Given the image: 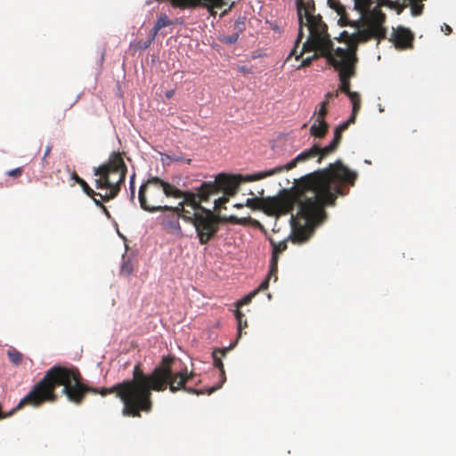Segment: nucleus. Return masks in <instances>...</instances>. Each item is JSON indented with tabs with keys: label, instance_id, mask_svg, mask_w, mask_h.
I'll return each instance as SVG.
<instances>
[{
	"label": "nucleus",
	"instance_id": "obj_1",
	"mask_svg": "<svg viewBox=\"0 0 456 456\" xmlns=\"http://www.w3.org/2000/svg\"><path fill=\"white\" fill-rule=\"evenodd\" d=\"M358 177L355 171L346 167L341 160L330 164L327 168L304 176L297 193L284 191L276 197L263 200L262 207L269 216H281L292 212L298 206L297 216L305 220V226L293 225L291 240L305 242L310 235V227L322 224L327 218L326 207H334L339 196L349 191Z\"/></svg>",
	"mask_w": 456,
	"mask_h": 456
},
{
	"label": "nucleus",
	"instance_id": "obj_2",
	"mask_svg": "<svg viewBox=\"0 0 456 456\" xmlns=\"http://www.w3.org/2000/svg\"><path fill=\"white\" fill-rule=\"evenodd\" d=\"M80 371L76 367L55 365L49 369L44 378L36 383L29 392L19 402L17 409L23 406L39 407L45 403H54L58 396L56 387L62 386V394L75 404H81L88 393L102 396L116 393L123 403L122 414L140 418L143 410L149 409L148 389L142 386L145 378L140 363L133 370V379L124 380L109 388H94L82 382Z\"/></svg>",
	"mask_w": 456,
	"mask_h": 456
},
{
	"label": "nucleus",
	"instance_id": "obj_3",
	"mask_svg": "<svg viewBox=\"0 0 456 456\" xmlns=\"http://www.w3.org/2000/svg\"><path fill=\"white\" fill-rule=\"evenodd\" d=\"M174 362V356H163L160 363L154 368L151 373L147 375L142 371V376L145 378L142 387L146 390L148 389L147 396L149 400V409L143 410V412L149 413L152 411V391L163 392L168 387L172 393H176L179 390H184L195 395L204 394L202 390L186 387V383L192 379L194 373H188L187 370L174 373L172 370V364Z\"/></svg>",
	"mask_w": 456,
	"mask_h": 456
},
{
	"label": "nucleus",
	"instance_id": "obj_4",
	"mask_svg": "<svg viewBox=\"0 0 456 456\" xmlns=\"http://www.w3.org/2000/svg\"><path fill=\"white\" fill-rule=\"evenodd\" d=\"M318 49L321 55L327 59L336 71L338 72L340 80L339 89L342 93L348 95L350 90V79L356 75V64L358 62L357 56H354L353 51L342 50L341 47L333 49V42L330 35L314 42L306 50Z\"/></svg>",
	"mask_w": 456,
	"mask_h": 456
},
{
	"label": "nucleus",
	"instance_id": "obj_5",
	"mask_svg": "<svg viewBox=\"0 0 456 456\" xmlns=\"http://www.w3.org/2000/svg\"><path fill=\"white\" fill-rule=\"evenodd\" d=\"M246 175L219 174L213 182H204L198 192L183 191L179 189L180 196L175 199H183L178 204L182 205L183 215L191 216L192 213L184 209V206H191L194 212L200 211L203 208L200 203L207 201L210 195L223 191L227 195H235L241 183L247 182Z\"/></svg>",
	"mask_w": 456,
	"mask_h": 456
},
{
	"label": "nucleus",
	"instance_id": "obj_6",
	"mask_svg": "<svg viewBox=\"0 0 456 456\" xmlns=\"http://www.w3.org/2000/svg\"><path fill=\"white\" fill-rule=\"evenodd\" d=\"M179 189L159 176H151L143 182L138 191L140 207L146 212H163L168 208L166 198L180 196Z\"/></svg>",
	"mask_w": 456,
	"mask_h": 456
},
{
	"label": "nucleus",
	"instance_id": "obj_7",
	"mask_svg": "<svg viewBox=\"0 0 456 456\" xmlns=\"http://www.w3.org/2000/svg\"><path fill=\"white\" fill-rule=\"evenodd\" d=\"M126 172V165L119 151L112 152L106 163L94 167V175L98 176L95 180V187L110 190L105 195H100L102 200L108 201L118 194L120 186L125 182Z\"/></svg>",
	"mask_w": 456,
	"mask_h": 456
},
{
	"label": "nucleus",
	"instance_id": "obj_8",
	"mask_svg": "<svg viewBox=\"0 0 456 456\" xmlns=\"http://www.w3.org/2000/svg\"><path fill=\"white\" fill-rule=\"evenodd\" d=\"M297 12L298 17L299 30L297 44L303 39V28L309 30V37L304 43V50L307 49L314 42L328 36V26L322 20L320 14H315V4L314 0H297Z\"/></svg>",
	"mask_w": 456,
	"mask_h": 456
},
{
	"label": "nucleus",
	"instance_id": "obj_9",
	"mask_svg": "<svg viewBox=\"0 0 456 456\" xmlns=\"http://www.w3.org/2000/svg\"><path fill=\"white\" fill-rule=\"evenodd\" d=\"M183 218L194 225L201 245L208 243L219 230V217L205 208H200V211L193 212L191 216L183 215Z\"/></svg>",
	"mask_w": 456,
	"mask_h": 456
},
{
	"label": "nucleus",
	"instance_id": "obj_10",
	"mask_svg": "<svg viewBox=\"0 0 456 456\" xmlns=\"http://www.w3.org/2000/svg\"><path fill=\"white\" fill-rule=\"evenodd\" d=\"M317 155H318V145L314 144L310 149L302 151L300 154H298L295 159L290 160L286 165L278 166L273 168H271V169H268L265 171H261V172L254 174V175H247L245 180L249 181V182L257 181V180L264 179L265 177H268V176H271V175H273L276 174H280L283 171L290 170V169L294 168L297 163L305 162L314 158H317Z\"/></svg>",
	"mask_w": 456,
	"mask_h": 456
},
{
	"label": "nucleus",
	"instance_id": "obj_11",
	"mask_svg": "<svg viewBox=\"0 0 456 456\" xmlns=\"http://www.w3.org/2000/svg\"><path fill=\"white\" fill-rule=\"evenodd\" d=\"M359 12L362 14L368 12L363 22L365 27L374 35V38H377L379 41L385 39L387 37V28L384 24L387 17L386 14L379 9V6H374L372 9L370 6L367 11Z\"/></svg>",
	"mask_w": 456,
	"mask_h": 456
},
{
	"label": "nucleus",
	"instance_id": "obj_12",
	"mask_svg": "<svg viewBox=\"0 0 456 456\" xmlns=\"http://www.w3.org/2000/svg\"><path fill=\"white\" fill-rule=\"evenodd\" d=\"M389 40L394 43L397 49L411 48L413 45L414 35L409 28L398 26L396 28H393L391 38Z\"/></svg>",
	"mask_w": 456,
	"mask_h": 456
},
{
	"label": "nucleus",
	"instance_id": "obj_13",
	"mask_svg": "<svg viewBox=\"0 0 456 456\" xmlns=\"http://www.w3.org/2000/svg\"><path fill=\"white\" fill-rule=\"evenodd\" d=\"M269 241L273 248V253L270 263V270L267 276L270 278L273 277L274 281H276L278 280L277 272L279 255L287 249V240L276 242L273 239L270 238Z\"/></svg>",
	"mask_w": 456,
	"mask_h": 456
},
{
	"label": "nucleus",
	"instance_id": "obj_14",
	"mask_svg": "<svg viewBox=\"0 0 456 456\" xmlns=\"http://www.w3.org/2000/svg\"><path fill=\"white\" fill-rule=\"evenodd\" d=\"M165 211H169L170 214L162 216L161 224L172 232H177L181 230L179 219L182 216V205L178 204L176 207H169Z\"/></svg>",
	"mask_w": 456,
	"mask_h": 456
},
{
	"label": "nucleus",
	"instance_id": "obj_15",
	"mask_svg": "<svg viewBox=\"0 0 456 456\" xmlns=\"http://www.w3.org/2000/svg\"><path fill=\"white\" fill-rule=\"evenodd\" d=\"M300 42L301 40L297 43V41L295 42V45L291 50L290 53L289 54V56L287 57L286 61H288L292 56H295L296 60L297 61L305 52H312V50L301 49V51L297 53V48L299 46ZM302 48H304V45L302 46ZM313 51H314L315 53L312 56L302 60L301 63L297 67V69L310 66L314 60H315L319 56H322L321 52L318 49H313Z\"/></svg>",
	"mask_w": 456,
	"mask_h": 456
},
{
	"label": "nucleus",
	"instance_id": "obj_16",
	"mask_svg": "<svg viewBox=\"0 0 456 456\" xmlns=\"http://www.w3.org/2000/svg\"><path fill=\"white\" fill-rule=\"evenodd\" d=\"M374 38V35L370 32V30L364 27L362 28H359L356 33L353 34V40L351 42L350 47L342 48V50H350L353 51L354 56L356 55L357 45L359 42H367L370 39Z\"/></svg>",
	"mask_w": 456,
	"mask_h": 456
},
{
	"label": "nucleus",
	"instance_id": "obj_17",
	"mask_svg": "<svg viewBox=\"0 0 456 456\" xmlns=\"http://www.w3.org/2000/svg\"><path fill=\"white\" fill-rule=\"evenodd\" d=\"M230 347L216 348L212 353L214 366L220 370L221 381L223 382L226 380V377L222 358L226 355Z\"/></svg>",
	"mask_w": 456,
	"mask_h": 456
},
{
	"label": "nucleus",
	"instance_id": "obj_18",
	"mask_svg": "<svg viewBox=\"0 0 456 456\" xmlns=\"http://www.w3.org/2000/svg\"><path fill=\"white\" fill-rule=\"evenodd\" d=\"M244 29H245V22L243 20L239 19L235 21V24H234L235 31L232 35L224 36L221 38V41L225 44H229V45L235 44L239 39L240 34H241L244 31Z\"/></svg>",
	"mask_w": 456,
	"mask_h": 456
},
{
	"label": "nucleus",
	"instance_id": "obj_19",
	"mask_svg": "<svg viewBox=\"0 0 456 456\" xmlns=\"http://www.w3.org/2000/svg\"><path fill=\"white\" fill-rule=\"evenodd\" d=\"M272 278L266 276L265 279L260 283L257 289L245 296L241 300L238 301L236 303L237 309H239L243 305H248L251 302L252 298L260 291L267 289L269 286L270 280Z\"/></svg>",
	"mask_w": 456,
	"mask_h": 456
},
{
	"label": "nucleus",
	"instance_id": "obj_20",
	"mask_svg": "<svg viewBox=\"0 0 456 456\" xmlns=\"http://www.w3.org/2000/svg\"><path fill=\"white\" fill-rule=\"evenodd\" d=\"M329 129V125L325 120H317L314 124H313L310 127V134L318 137L323 138Z\"/></svg>",
	"mask_w": 456,
	"mask_h": 456
},
{
	"label": "nucleus",
	"instance_id": "obj_21",
	"mask_svg": "<svg viewBox=\"0 0 456 456\" xmlns=\"http://www.w3.org/2000/svg\"><path fill=\"white\" fill-rule=\"evenodd\" d=\"M354 122V117H350L346 121L337 126L334 131V138L330 142L335 143V145L338 147L341 142L343 132H345L348 128L349 125Z\"/></svg>",
	"mask_w": 456,
	"mask_h": 456
},
{
	"label": "nucleus",
	"instance_id": "obj_22",
	"mask_svg": "<svg viewBox=\"0 0 456 456\" xmlns=\"http://www.w3.org/2000/svg\"><path fill=\"white\" fill-rule=\"evenodd\" d=\"M71 177L77 183H78L83 191L90 198H93L94 196H100L101 193H96L88 184L87 183L78 176V175L76 172H73L71 175Z\"/></svg>",
	"mask_w": 456,
	"mask_h": 456
},
{
	"label": "nucleus",
	"instance_id": "obj_23",
	"mask_svg": "<svg viewBox=\"0 0 456 456\" xmlns=\"http://www.w3.org/2000/svg\"><path fill=\"white\" fill-rule=\"evenodd\" d=\"M337 12L340 16L338 20V24L341 27L345 26H353L358 28V22H351L347 18L346 12L345 7L342 4H338L337 7Z\"/></svg>",
	"mask_w": 456,
	"mask_h": 456
},
{
	"label": "nucleus",
	"instance_id": "obj_24",
	"mask_svg": "<svg viewBox=\"0 0 456 456\" xmlns=\"http://www.w3.org/2000/svg\"><path fill=\"white\" fill-rule=\"evenodd\" d=\"M375 2L376 0H371V5ZM375 6H379V9L380 10L382 6H387L390 9H396L398 14H400L404 8L403 5H400L399 3L391 0H377V4Z\"/></svg>",
	"mask_w": 456,
	"mask_h": 456
},
{
	"label": "nucleus",
	"instance_id": "obj_25",
	"mask_svg": "<svg viewBox=\"0 0 456 456\" xmlns=\"http://www.w3.org/2000/svg\"><path fill=\"white\" fill-rule=\"evenodd\" d=\"M338 149V146L335 143L330 142L329 145L322 148L318 145V155H317V162L321 163L323 159L327 156L333 153Z\"/></svg>",
	"mask_w": 456,
	"mask_h": 456
},
{
	"label": "nucleus",
	"instance_id": "obj_26",
	"mask_svg": "<svg viewBox=\"0 0 456 456\" xmlns=\"http://www.w3.org/2000/svg\"><path fill=\"white\" fill-rule=\"evenodd\" d=\"M347 96L353 104L352 114L350 117H354V120H355V117L361 108V97L356 92H352Z\"/></svg>",
	"mask_w": 456,
	"mask_h": 456
},
{
	"label": "nucleus",
	"instance_id": "obj_27",
	"mask_svg": "<svg viewBox=\"0 0 456 456\" xmlns=\"http://www.w3.org/2000/svg\"><path fill=\"white\" fill-rule=\"evenodd\" d=\"M235 317L238 322V337H241L242 330L248 327L247 320L240 309L235 310Z\"/></svg>",
	"mask_w": 456,
	"mask_h": 456
},
{
	"label": "nucleus",
	"instance_id": "obj_28",
	"mask_svg": "<svg viewBox=\"0 0 456 456\" xmlns=\"http://www.w3.org/2000/svg\"><path fill=\"white\" fill-rule=\"evenodd\" d=\"M171 24H172L171 20L168 19V17L166 14L160 15L153 27L155 28V33H159V31L161 28L167 27Z\"/></svg>",
	"mask_w": 456,
	"mask_h": 456
},
{
	"label": "nucleus",
	"instance_id": "obj_29",
	"mask_svg": "<svg viewBox=\"0 0 456 456\" xmlns=\"http://www.w3.org/2000/svg\"><path fill=\"white\" fill-rule=\"evenodd\" d=\"M7 355H8L9 361L16 366L20 364L22 362V354L15 349L9 350L7 352Z\"/></svg>",
	"mask_w": 456,
	"mask_h": 456
},
{
	"label": "nucleus",
	"instance_id": "obj_30",
	"mask_svg": "<svg viewBox=\"0 0 456 456\" xmlns=\"http://www.w3.org/2000/svg\"><path fill=\"white\" fill-rule=\"evenodd\" d=\"M229 196L230 195H227L224 193V196L220 197L215 200V202H214L215 203V206H214L215 211L219 212L222 208H225V204L229 200V199H228Z\"/></svg>",
	"mask_w": 456,
	"mask_h": 456
},
{
	"label": "nucleus",
	"instance_id": "obj_31",
	"mask_svg": "<svg viewBox=\"0 0 456 456\" xmlns=\"http://www.w3.org/2000/svg\"><path fill=\"white\" fill-rule=\"evenodd\" d=\"M355 8L358 11H367L371 5V0H354Z\"/></svg>",
	"mask_w": 456,
	"mask_h": 456
},
{
	"label": "nucleus",
	"instance_id": "obj_32",
	"mask_svg": "<svg viewBox=\"0 0 456 456\" xmlns=\"http://www.w3.org/2000/svg\"><path fill=\"white\" fill-rule=\"evenodd\" d=\"M327 104H328V100L325 101V102H322L321 103L320 109H319V110L317 112V118H316L317 120H325L324 118H325V117L327 115V112H328V110H327Z\"/></svg>",
	"mask_w": 456,
	"mask_h": 456
},
{
	"label": "nucleus",
	"instance_id": "obj_33",
	"mask_svg": "<svg viewBox=\"0 0 456 456\" xmlns=\"http://www.w3.org/2000/svg\"><path fill=\"white\" fill-rule=\"evenodd\" d=\"M338 39L339 42L346 43L347 47H350V46H352L351 42L353 40V34H349L347 31H343L340 33V36Z\"/></svg>",
	"mask_w": 456,
	"mask_h": 456
},
{
	"label": "nucleus",
	"instance_id": "obj_34",
	"mask_svg": "<svg viewBox=\"0 0 456 456\" xmlns=\"http://www.w3.org/2000/svg\"><path fill=\"white\" fill-rule=\"evenodd\" d=\"M411 4V13L414 16L419 15L422 12L423 5H417L416 0H410Z\"/></svg>",
	"mask_w": 456,
	"mask_h": 456
},
{
	"label": "nucleus",
	"instance_id": "obj_35",
	"mask_svg": "<svg viewBox=\"0 0 456 456\" xmlns=\"http://www.w3.org/2000/svg\"><path fill=\"white\" fill-rule=\"evenodd\" d=\"M22 173H23V167H20L9 170L7 172V175L16 178V177H20L22 175Z\"/></svg>",
	"mask_w": 456,
	"mask_h": 456
},
{
	"label": "nucleus",
	"instance_id": "obj_36",
	"mask_svg": "<svg viewBox=\"0 0 456 456\" xmlns=\"http://www.w3.org/2000/svg\"><path fill=\"white\" fill-rule=\"evenodd\" d=\"M134 179H135V173H133V175L130 177V192H131V198L134 199Z\"/></svg>",
	"mask_w": 456,
	"mask_h": 456
},
{
	"label": "nucleus",
	"instance_id": "obj_37",
	"mask_svg": "<svg viewBox=\"0 0 456 456\" xmlns=\"http://www.w3.org/2000/svg\"><path fill=\"white\" fill-rule=\"evenodd\" d=\"M167 159H168L170 162H180L183 161V158L176 155H166Z\"/></svg>",
	"mask_w": 456,
	"mask_h": 456
},
{
	"label": "nucleus",
	"instance_id": "obj_38",
	"mask_svg": "<svg viewBox=\"0 0 456 456\" xmlns=\"http://www.w3.org/2000/svg\"><path fill=\"white\" fill-rule=\"evenodd\" d=\"M228 222L232 223V224H244V221L239 219L237 216H230L228 218Z\"/></svg>",
	"mask_w": 456,
	"mask_h": 456
},
{
	"label": "nucleus",
	"instance_id": "obj_39",
	"mask_svg": "<svg viewBox=\"0 0 456 456\" xmlns=\"http://www.w3.org/2000/svg\"><path fill=\"white\" fill-rule=\"evenodd\" d=\"M53 145L52 143L48 144L45 148V153H44V159H47L52 151Z\"/></svg>",
	"mask_w": 456,
	"mask_h": 456
},
{
	"label": "nucleus",
	"instance_id": "obj_40",
	"mask_svg": "<svg viewBox=\"0 0 456 456\" xmlns=\"http://www.w3.org/2000/svg\"><path fill=\"white\" fill-rule=\"evenodd\" d=\"M151 45V40L147 39L142 43H139V47L142 49H147Z\"/></svg>",
	"mask_w": 456,
	"mask_h": 456
},
{
	"label": "nucleus",
	"instance_id": "obj_41",
	"mask_svg": "<svg viewBox=\"0 0 456 456\" xmlns=\"http://www.w3.org/2000/svg\"><path fill=\"white\" fill-rule=\"evenodd\" d=\"M442 30H443L446 35H448V34H450V33L452 32V28H451L449 25H447V24H445V23H444V24L442 26Z\"/></svg>",
	"mask_w": 456,
	"mask_h": 456
},
{
	"label": "nucleus",
	"instance_id": "obj_42",
	"mask_svg": "<svg viewBox=\"0 0 456 456\" xmlns=\"http://www.w3.org/2000/svg\"><path fill=\"white\" fill-rule=\"evenodd\" d=\"M157 34L158 33H155V28H153L148 39L152 43L155 40Z\"/></svg>",
	"mask_w": 456,
	"mask_h": 456
},
{
	"label": "nucleus",
	"instance_id": "obj_43",
	"mask_svg": "<svg viewBox=\"0 0 456 456\" xmlns=\"http://www.w3.org/2000/svg\"><path fill=\"white\" fill-rule=\"evenodd\" d=\"M239 70L242 72L243 74H248L250 72V69L246 66H241L239 68Z\"/></svg>",
	"mask_w": 456,
	"mask_h": 456
},
{
	"label": "nucleus",
	"instance_id": "obj_44",
	"mask_svg": "<svg viewBox=\"0 0 456 456\" xmlns=\"http://www.w3.org/2000/svg\"><path fill=\"white\" fill-rule=\"evenodd\" d=\"M174 94H175V90H168L166 92V97L167 99L172 98L174 96Z\"/></svg>",
	"mask_w": 456,
	"mask_h": 456
},
{
	"label": "nucleus",
	"instance_id": "obj_45",
	"mask_svg": "<svg viewBox=\"0 0 456 456\" xmlns=\"http://www.w3.org/2000/svg\"><path fill=\"white\" fill-rule=\"evenodd\" d=\"M101 208H102V212L106 215V216L110 218V214L109 210L107 209V208L103 205V206H102Z\"/></svg>",
	"mask_w": 456,
	"mask_h": 456
},
{
	"label": "nucleus",
	"instance_id": "obj_46",
	"mask_svg": "<svg viewBox=\"0 0 456 456\" xmlns=\"http://www.w3.org/2000/svg\"><path fill=\"white\" fill-rule=\"evenodd\" d=\"M94 202L95 203L96 206L102 208V206H103V204L102 203V201L100 200H97L94 198V196L92 198Z\"/></svg>",
	"mask_w": 456,
	"mask_h": 456
},
{
	"label": "nucleus",
	"instance_id": "obj_47",
	"mask_svg": "<svg viewBox=\"0 0 456 456\" xmlns=\"http://www.w3.org/2000/svg\"><path fill=\"white\" fill-rule=\"evenodd\" d=\"M49 166V163L47 161V159H44V157L42 158V167L43 168H45Z\"/></svg>",
	"mask_w": 456,
	"mask_h": 456
},
{
	"label": "nucleus",
	"instance_id": "obj_48",
	"mask_svg": "<svg viewBox=\"0 0 456 456\" xmlns=\"http://www.w3.org/2000/svg\"><path fill=\"white\" fill-rule=\"evenodd\" d=\"M218 388H220V386L213 387H211V388H209V389L208 390V395H210V394H212L213 392H215L216 390H217Z\"/></svg>",
	"mask_w": 456,
	"mask_h": 456
},
{
	"label": "nucleus",
	"instance_id": "obj_49",
	"mask_svg": "<svg viewBox=\"0 0 456 456\" xmlns=\"http://www.w3.org/2000/svg\"><path fill=\"white\" fill-rule=\"evenodd\" d=\"M326 97H327L328 99H329V98H331V97H332V94H331V93H328V94H326Z\"/></svg>",
	"mask_w": 456,
	"mask_h": 456
},
{
	"label": "nucleus",
	"instance_id": "obj_50",
	"mask_svg": "<svg viewBox=\"0 0 456 456\" xmlns=\"http://www.w3.org/2000/svg\"><path fill=\"white\" fill-rule=\"evenodd\" d=\"M291 220H292V222H295V217L293 215H291Z\"/></svg>",
	"mask_w": 456,
	"mask_h": 456
},
{
	"label": "nucleus",
	"instance_id": "obj_51",
	"mask_svg": "<svg viewBox=\"0 0 456 456\" xmlns=\"http://www.w3.org/2000/svg\"><path fill=\"white\" fill-rule=\"evenodd\" d=\"M186 162H187L188 164H190V163H191V159H186Z\"/></svg>",
	"mask_w": 456,
	"mask_h": 456
}]
</instances>
